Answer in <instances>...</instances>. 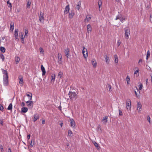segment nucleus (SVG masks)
<instances>
[{
  "instance_id": "obj_45",
  "label": "nucleus",
  "mask_w": 152,
  "mask_h": 152,
  "mask_svg": "<svg viewBox=\"0 0 152 152\" xmlns=\"http://www.w3.org/2000/svg\"><path fill=\"white\" fill-rule=\"evenodd\" d=\"M34 145V143H33L32 140H31V142L30 143L29 146L31 148H32L33 145Z\"/></svg>"
},
{
  "instance_id": "obj_51",
  "label": "nucleus",
  "mask_w": 152,
  "mask_h": 152,
  "mask_svg": "<svg viewBox=\"0 0 152 152\" xmlns=\"http://www.w3.org/2000/svg\"><path fill=\"white\" fill-rule=\"evenodd\" d=\"M150 21L152 23V14L150 15Z\"/></svg>"
},
{
  "instance_id": "obj_62",
  "label": "nucleus",
  "mask_w": 152,
  "mask_h": 152,
  "mask_svg": "<svg viewBox=\"0 0 152 152\" xmlns=\"http://www.w3.org/2000/svg\"><path fill=\"white\" fill-rule=\"evenodd\" d=\"M108 87H109V88L110 90V89L111 88V86L110 85H108Z\"/></svg>"
},
{
  "instance_id": "obj_14",
  "label": "nucleus",
  "mask_w": 152,
  "mask_h": 152,
  "mask_svg": "<svg viewBox=\"0 0 152 152\" xmlns=\"http://www.w3.org/2000/svg\"><path fill=\"white\" fill-rule=\"evenodd\" d=\"M41 69L42 71V75L43 76L45 75V74L46 73V71L45 69L44 68V67L43 66V65H42L41 66Z\"/></svg>"
},
{
  "instance_id": "obj_53",
  "label": "nucleus",
  "mask_w": 152,
  "mask_h": 152,
  "mask_svg": "<svg viewBox=\"0 0 152 152\" xmlns=\"http://www.w3.org/2000/svg\"><path fill=\"white\" fill-rule=\"evenodd\" d=\"M94 145L96 147H97L98 146V143L96 142H95V143H94Z\"/></svg>"
},
{
  "instance_id": "obj_37",
  "label": "nucleus",
  "mask_w": 152,
  "mask_h": 152,
  "mask_svg": "<svg viewBox=\"0 0 152 152\" xmlns=\"http://www.w3.org/2000/svg\"><path fill=\"white\" fill-rule=\"evenodd\" d=\"M39 50L40 53L44 54V51L43 50V49L42 48L40 47L39 48Z\"/></svg>"
},
{
  "instance_id": "obj_58",
  "label": "nucleus",
  "mask_w": 152,
  "mask_h": 152,
  "mask_svg": "<svg viewBox=\"0 0 152 152\" xmlns=\"http://www.w3.org/2000/svg\"><path fill=\"white\" fill-rule=\"evenodd\" d=\"M42 124H45V120H42Z\"/></svg>"
},
{
  "instance_id": "obj_36",
  "label": "nucleus",
  "mask_w": 152,
  "mask_h": 152,
  "mask_svg": "<svg viewBox=\"0 0 152 152\" xmlns=\"http://www.w3.org/2000/svg\"><path fill=\"white\" fill-rule=\"evenodd\" d=\"M20 58L18 57L17 58H16V59H15L16 63V64H18V63L19 61H20Z\"/></svg>"
},
{
  "instance_id": "obj_6",
  "label": "nucleus",
  "mask_w": 152,
  "mask_h": 152,
  "mask_svg": "<svg viewBox=\"0 0 152 152\" xmlns=\"http://www.w3.org/2000/svg\"><path fill=\"white\" fill-rule=\"evenodd\" d=\"M18 79L19 80V83L20 84V86H23V76L20 75L18 76Z\"/></svg>"
},
{
  "instance_id": "obj_48",
  "label": "nucleus",
  "mask_w": 152,
  "mask_h": 152,
  "mask_svg": "<svg viewBox=\"0 0 152 152\" xmlns=\"http://www.w3.org/2000/svg\"><path fill=\"white\" fill-rule=\"evenodd\" d=\"M121 44V42L119 40H118L117 41V44L118 46H119Z\"/></svg>"
},
{
  "instance_id": "obj_61",
  "label": "nucleus",
  "mask_w": 152,
  "mask_h": 152,
  "mask_svg": "<svg viewBox=\"0 0 152 152\" xmlns=\"http://www.w3.org/2000/svg\"><path fill=\"white\" fill-rule=\"evenodd\" d=\"M7 152H12L11 149L10 148H9Z\"/></svg>"
},
{
  "instance_id": "obj_47",
  "label": "nucleus",
  "mask_w": 152,
  "mask_h": 152,
  "mask_svg": "<svg viewBox=\"0 0 152 152\" xmlns=\"http://www.w3.org/2000/svg\"><path fill=\"white\" fill-rule=\"evenodd\" d=\"M150 118L149 116V115L147 116V120L149 122V123H150Z\"/></svg>"
},
{
  "instance_id": "obj_5",
  "label": "nucleus",
  "mask_w": 152,
  "mask_h": 152,
  "mask_svg": "<svg viewBox=\"0 0 152 152\" xmlns=\"http://www.w3.org/2000/svg\"><path fill=\"white\" fill-rule=\"evenodd\" d=\"M44 14L40 12L39 15V20L41 22H43L44 20Z\"/></svg>"
},
{
  "instance_id": "obj_42",
  "label": "nucleus",
  "mask_w": 152,
  "mask_h": 152,
  "mask_svg": "<svg viewBox=\"0 0 152 152\" xmlns=\"http://www.w3.org/2000/svg\"><path fill=\"white\" fill-rule=\"evenodd\" d=\"M98 5H102V0H99L98 2Z\"/></svg>"
},
{
  "instance_id": "obj_40",
  "label": "nucleus",
  "mask_w": 152,
  "mask_h": 152,
  "mask_svg": "<svg viewBox=\"0 0 152 152\" xmlns=\"http://www.w3.org/2000/svg\"><path fill=\"white\" fill-rule=\"evenodd\" d=\"M7 4L8 5V6L9 7H12V4L9 1H8L7 2Z\"/></svg>"
},
{
  "instance_id": "obj_16",
  "label": "nucleus",
  "mask_w": 152,
  "mask_h": 152,
  "mask_svg": "<svg viewBox=\"0 0 152 152\" xmlns=\"http://www.w3.org/2000/svg\"><path fill=\"white\" fill-rule=\"evenodd\" d=\"M58 63L59 64L62 63V56L61 54L58 53Z\"/></svg>"
},
{
  "instance_id": "obj_56",
  "label": "nucleus",
  "mask_w": 152,
  "mask_h": 152,
  "mask_svg": "<svg viewBox=\"0 0 152 152\" xmlns=\"http://www.w3.org/2000/svg\"><path fill=\"white\" fill-rule=\"evenodd\" d=\"M51 77H52V79H51V80H55V77L53 76H51Z\"/></svg>"
},
{
  "instance_id": "obj_32",
  "label": "nucleus",
  "mask_w": 152,
  "mask_h": 152,
  "mask_svg": "<svg viewBox=\"0 0 152 152\" xmlns=\"http://www.w3.org/2000/svg\"><path fill=\"white\" fill-rule=\"evenodd\" d=\"M14 23L11 22L10 24V29L13 30L14 29Z\"/></svg>"
},
{
  "instance_id": "obj_8",
  "label": "nucleus",
  "mask_w": 152,
  "mask_h": 152,
  "mask_svg": "<svg viewBox=\"0 0 152 152\" xmlns=\"http://www.w3.org/2000/svg\"><path fill=\"white\" fill-rule=\"evenodd\" d=\"M18 29H15L14 31V36L15 37V40L16 41H18L19 40V39L18 38Z\"/></svg>"
},
{
  "instance_id": "obj_11",
  "label": "nucleus",
  "mask_w": 152,
  "mask_h": 152,
  "mask_svg": "<svg viewBox=\"0 0 152 152\" xmlns=\"http://www.w3.org/2000/svg\"><path fill=\"white\" fill-rule=\"evenodd\" d=\"M64 52L66 54V56L67 58H68L69 55V50L68 48H67L64 50Z\"/></svg>"
},
{
  "instance_id": "obj_18",
  "label": "nucleus",
  "mask_w": 152,
  "mask_h": 152,
  "mask_svg": "<svg viewBox=\"0 0 152 152\" xmlns=\"http://www.w3.org/2000/svg\"><path fill=\"white\" fill-rule=\"evenodd\" d=\"M75 15L74 12L72 11H71L69 14V17L70 19L72 18Z\"/></svg>"
},
{
  "instance_id": "obj_17",
  "label": "nucleus",
  "mask_w": 152,
  "mask_h": 152,
  "mask_svg": "<svg viewBox=\"0 0 152 152\" xmlns=\"http://www.w3.org/2000/svg\"><path fill=\"white\" fill-rule=\"evenodd\" d=\"M104 58L106 64H109L110 61L109 57H108L107 55H105L104 56Z\"/></svg>"
},
{
  "instance_id": "obj_54",
  "label": "nucleus",
  "mask_w": 152,
  "mask_h": 152,
  "mask_svg": "<svg viewBox=\"0 0 152 152\" xmlns=\"http://www.w3.org/2000/svg\"><path fill=\"white\" fill-rule=\"evenodd\" d=\"M25 105V103L24 102H22L21 103V106L22 107H24Z\"/></svg>"
},
{
  "instance_id": "obj_38",
  "label": "nucleus",
  "mask_w": 152,
  "mask_h": 152,
  "mask_svg": "<svg viewBox=\"0 0 152 152\" xmlns=\"http://www.w3.org/2000/svg\"><path fill=\"white\" fill-rule=\"evenodd\" d=\"M150 55V53L149 52V51H148L147 52V54L146 56V59L147 60L148 59V56H149Z\"/></svg>"
},
{
  "instance_id": "obj_49",
  "label": "nucleus",
  "mask_w": 152,
  "mask_h": 152,
  "mask_svg": "<svg viewBox=\"0 0 152 152\" xmlns=\"http://www.w3.org/2000/svg\"><path fill=\"white\" fill-rule=\"evenodd\" d=\"M119 114L120 115H123V113L122 112V111L120 110V109L119 110Z\"/></svg>"
},
{
  "instance_id": "obj_33",
  "label": "nucleus",
  "mask_w": 152,
  "mask_h": 152,
  "mask_svg": "<svg viewBox=\"0 0 152 152\" xmlns=\"http://www.w3.org/2000/svg\"><path fill=\"white\" fill-rule=\"evenodd\" d=\"M26 95L30 97V99H29L30 100H32V93H31L30 94H26Z\"/></svg>"
},
{
  "instance_id": "obj_39",
  "label": "nucleus",
  "mask_w": 152,
  "mask_h": 152,
  "mask_svg": "<svg viewBox=\"0 0 152 152\" xmlns=\"http://www.w3.org/2000/svg\"><path fill=\"white\" fill-rule=\"evenodd\" d=\"M142 83H140L139 86V89L140 90H141L142 88Z\"/></svg>"
},
{
  "instance_id": "obj_22",
  "label": "nucleus",
  "mask_w": 152,
  "mask_h": 152,
  "mask_svg": "<svg viewBox=\"0 0 152 152\" xmlns=\"http://www.w3.org/2000/svg\"><path fill=\"white\" fill-rule=\"evenodd\" d=\"M92 64L94 67H95L97 64L96 62L95 59H93L91 61Z\"/></svg>"
},
{
  "instance_id": "obj_4",
  "label": "nucleus",
  "mask_w": 152,
  "mask_h": 152,
  "mask_svg": "<svg viewBox=\"0 0 152 152\" xmlns=\"http://www.w3.org/2000/svg\"><path fill=\"white\" fill-rule=\"evenodd\" d=\"M82 53L84 58L86 59V57L88 56V52L87 49L84 47H83Z\"/></svg>"
},
{
  "instance_id": "obj_31",
  "label": "nucleus",
  "mask_w": 152,
  "mask_h": 152,
  "mask_svg": "<svg viewBox=\"0 0 152 152\" xmlns=\"http://www.w3.org/2000/svg\"><path fill=\"white\" fill-rule=\"evenodd\" d=\"M12 103H10L9 105L8 108L7 110H11L12 109Z\"/></svg>"
},
{
  "instance_id": "obj_9",
  "label": "nucleus",
  "mask_w": 152,
  "mask_h": 152,
  "mask_svg": "<svg viewBox=\"0 0 152 152\" xmlns=\"http://www.w3.org/2000/svg\"><path fill=\"white\" fill-rule=\"evenodd\" d=\"M27 106L31 108L33 107V101H27L26 102Z\"/></svg>"
},
{
  "instance_id": "obj_20",
  "label": "nucleus",
  "mask_w": 152,
  "mask_h": 152,
  "mask_svg": "<svg viewBox=\"0 0 152 152\" xmlns=\"http://www.w3.org/2000/svg\"><path fill=\"white\" fill-rule=\"evenodd\" d=\"M28 108L26 107H23L21 108V112L23 113H26L28 111Z\"/></svg>"
},
{
  "instance_id": "obj_30",
  "label": "nucleus",
  "mask_w": 152,
  "mask_h": 152,
  "mask_svg": "<svg viewBox=\"0 0 152 152\" xmlns=\"http://www.w3.org/2000/svg\"><path fill=\"white\" fill-rule=\"evenodd\" d=\"M121 14H120L119 13V12H118V15L116 16V18L115 19V20H117L118 19H119L120 18H121Z\"/></svg>"
},
{
  "instance_id": "obj_60",
  "label": "nucleus",
  "mask_w": 152,
  "mask_h": 152,
  "mask_svg": "<svg viewBox=\"0 0 152 152\" xmlns=\"http://www.w3.org/2000/svg\"><path fill=\"white\" fill-rule=\"evenodd\" d=\"M24 38H22V39H21V42L23 43L24 42Z\"/></svg>"
},
{
  "instance_id": "obj_57",
  "label": "nucleus",
  "mask_w": 152,
  "mask_h": 152,
  "mask_svg": "<svg viewBox=\"0 0 152 152\" xmlns=\"http://www.w3.org/2000/svg\"><path fill=\"white\" fill-rule=\"evenodd\" d=\"M30 137V134L27 135V138L28 140H29Z\"/></svg>"
},
{
  "instance_id": "obj_7",
  "label": "nucleus",
  "mask_w": 152,
  "mask_h": 152,
  "mask_svg": "<svg viewBox=\"0 0 152 152\" xmlns=\"http://www.w3.org/2000/svg\"><path fill=\"white\" fill-rule=\"evenodd\" d=\"M70 120L71 126L72 128H75V121L73 119L71 118L70 119Z\"/></svg>"
},
{
  "instance_id": "obj_55",
  "label": "nucleus",
  "mask_w": 152,
  "mask_h": 152,
  "mask_svg": "<svg viewBox=\"0 0 152 152\" xmlns=\"http://www.w3.org/2000/svg\"><path fill=\"white\" fill-rule=\"evenodd\" d=\"M3 146L1 145H0V149H1V151L2 152V150L3 149Z\"/></svg>"
},
{
  "instance_id": "obj_2",
  "label": "nucleus",
  "mask_w": 152,
  "mask_h": 152,
  "mask_svg": "<svg viewBox=\"0 0 152 152\" xmlns=\"http://www.w3.org/2000/svg\"><path fill=\"white\" fill-rule=\"evenodd\" d=\"M68 95L69 96V98L72 100L74 99H76L77 98V94L75 92L69 91Z\"/></svg>"
},
{
  "instance_id": "obj_3",
  "label": "nucleus",
  "mask_w": 152,
  "mask_h": 152,
  "mask_svg": "<svg viewBox=\"0 0 152 152\" xmlns=\"http://www.w3.org/2000/svg\"><path fill=\"white\" fill-rule=\"evenodd\" d=\"M125 33V35L126 39H128L129 35H130V30L128 27H126L124 28Z\"/></svg>"
},
{
  "instance_id": "obj_23",
  "label": "nucleus",
  "mask_w": 152,
  "mask_h": 152,
  "mask_svg": "<svg viewBox=\"0 0 152 152\" xmlns=\"http://www.w3.org/2000/svg\"><path fill=\"white\" fill-rule=\"evenodd\" d=\"M91 17L89 15H87L86 16V18L85 19L84 21L85 22H88L90 20Z\"/></svg>"
},
{
  "instance_id": "obj_41",
  "label": "nucleus",
  "mask_w": 152,
  "mask_h": 152,
  "mask_svg": "<svg viewBox=\"0 0 152 152\" xmlns=\"http://www.w3.org/2000/svg\"><path fill=\"white\" fill-rule=\"evenodd\" d=\"M62 72H60L58 74V76L60 78H61V77H62Z\"/></svg>"
},
{
  "instance_id": "obj_52",
  "label": "nucleus",
  "mask_w": 152,
  "mask_h": 152,
  "mask_svg": "<svg viewBox=\"0 0 152 152\" xmlns=\"http://www.w3.org/2000/svg\"><path fill=\"white\" fill-rule=\"evenodd\" d=\"M125 19V18H122L120 19V20L121 22L123 23L124 20Z\"/></svg>"
},
{
  "instance_id": "obj_59",
  "label": "nucleus",
  "mask_w": 152,
  "mask_h": 152,
  "mask_svg": "<svg viewBox=\"0 0 152 152\" xmlns=\"http://www.w3.org/2000/svg\"><path fill=\"white\" fill-rule=\"evenodd\" d=\"M142 60L141 59H140L139 60V61H138V64L140 62H142Z\"/></svg>"
},
{
  "instance_id": "obj_24",
  "label": "nucleus",
  "mask_w": 152,
  "mask_h": 152,
  "mask_svg": "<svg viewBox=\"0 0 152 152\" xmlns=\"http://www.w3.org/2000/svg\"><path fill=\"white\" fill-rule=\"evenodd\" d=\"M39 118V115H37V116H36V115H34V118L33 119V121L34 122H35Z\"/></svg>"
},
{
  "instance_id": "obj_43",
  "label": "nucleus",
  "mask_w": 152,
  "mask_h": 152,
  "mask_svg": "<svg viewBox=\"0 0 152 152\" xmlns=\"http://www.w3.org/2000/svg\"><path fill=\"white\" fill-rule=\"evenodd\" d=\"M28 30L27 29H25V36H27V34H28Z\"/></svg>"
},
{
  "instance_id": "obj_50",
  "label": "nucleus",
  "mask_w": 152,
  "mask_h": 152,
  "mask_svg": "<svg viewBox=\"0 0 152 152\" xmlns=\"http://www.w3.org/2000/svg\"><path fill=\"white\" fill-rule=\"evenodd\" d=\"M4 109L3 107L0 104V110L1 111L3 110Z\"/></svg>"
},
{
  "instance_id": "obj_64",
  "label": "nucleus",
  "mask_w": 152,
  "mask_h": 152,
  "mask_svg": "<svg viewBox=\"0 0 152 152\" xmlns=\"http://www.w3.org/2000/svg\"><path fill=\"white\" fill-rule=\"evenodd\" d=\"M58 108L60 110H61V106L60 105L59 106V107H58Z\"/></svg>"
},
{
  "instance_id": "obj_19",
  "label": "nucleus",
  "mask_w": 152,
  "mask_h": 152,
  "mask_svg": "<svg viewBox=\"0 0 152 152\" xmlns=\"http://www.w3.org/2000/svg\"><path fill=\"white\" fill-rule=\"evenodd\" d=\"M88 33H90L91 31V28L90 24H88L87 26Z\"/></svg>"
},
{
  "instance_id": "obj_1",
  "label": "nucleus",
  "mask_w": 152,
  "mask_h": 152,
  "mask_svg": "<svg viewBox=\"0 0 152 152\" xmlns=\"http://www.w3.org/2000/svg\"><path fill=\"white\" fill-rule=\"evenodd\" d=\"M2 72L3 75V85L5 86H7L9 84L8 76L7 72L6 70H4L2 69Z\"/></svg>"
},
{
  "instance_id": "obj_34",
  "label": "nucleus",
  "mask_w": 152,
  "mask_h": 152,
  "mask_svg": "<svg viewBox=\"0 0 152 152\" xmlns=\"http://www.w3.org/2000/svg\"><path fill=\"white\" fill-rule=\"evenodd\" d=\"M0 58L2 59V61H3L4 59V56L3 54H1L0 55Z\"/></svg>"
},
{
  "instance_id": "obj_28",
  "label": "nucleus",
  "mask_w": 152,
  "mask_h": 152,
  "mask_svg": "<svg viewBox=\"0 0 152 152\" xmlns=\"http://www.w3.org/2000/svg\"><path fill=\"white\" fill-rule=\"evenodd\" d=\"M126 81H127V84L128 85H129L130 83V79L129 77L127 75L126 78Z\"/></svg>"
},
{
  "instance_id": "obj_25",
  "label": "nucleus",
  "mask_w": 152,
  "mask_h": 152,
  "mask_svg": "<svg viewBox=\"0 0 152 152\" xmlns=\"http://www.w3.org/2000/svg\"><path fill=\"white\" fill-rule=\"evenodd\" d=\"M27 5L26 7L27 8H29L31 5V0H27Z\"/></svg>"
},
{
  "instance_id": "obj_27",
  "label": "nucleus",
  "mask_w": 152,
  "mask_h": 152,
  "mask_svg": "<svg viewBox=\"0 0 152 152\" xmlns=\"http://www.w3.org/2000/svg\"><path fill=\"white\" fill-rule=\"evenodd\" d=\"M6 49L4 47L1 46L0 47V50L3 53H4Z\"/></svg>"
},
{
  "instance_id": "obj_10",
  "label": "nucleus",
  "mask_w": 152,
  "mask_h": 152,
  "mask_svg": "<svg viewBox=\"0 0 152 152\" xmlns=\"http://www.w3.org/2000/svg\"><path fill=\"white\" fill-rule=\"evenodd\" d=\"M70 9L69 7V5H67L65 8L64 12V14H67L69 11Z\"/></svg>"
},
{
  "instance_id": "obj_13",
  "label": "nucleus",
  "mask_w": 152,
  "mask_h": 152,
  "mask_svg": "<svg viewBox=\"0 0 152 152\" xmlns=\"http://www.w3.org/2000/svg\"><path fill=\"white\" fill-rule=\"evenodd\" d=\"M131 102L130 101L126 102V108L127 110L131 109Z\"/></svg>"
},
{
  "instance_id": "obj_44",
  "label": "nucleus",
  "mask_w": 152,
  "mask_h": 152,
  "mask_svg": "<svg viewBox=\"0 0 152 152\" xmlns=\"http://www.w3.org/2000/svg\"><path fill=\"white\" fill-rule=\"evenodd\" d=\"M107 116H105L104 118H103L102 119V121H104V120H105V122L106 123L107 121Z\"/></svg>"
},
{
  "instance_id": "obj_12",
  "label": "nucleus",
  "mask_w": 152,
  "mask_h": 152,
  "mask_svg": "<svg viewBox=\"0 0 152 152\" xmlns=\"http://www.w3.org/2000/svg\"><path fill=\"white\" fill-rule=\"evenodd\" d=\"M81 1H80L77 2V4L76 5V8L78 10H79L81 7Z\"/></svg>"
},
{
  "instance_id": "obj_15",
  "label": "nucleus",
  "mask_w": 152,
  "mask_h": 152,
  "mask_svg": "<svg viewBox=\"0 0 152 152\" xmlns=\"http://www.w3.org/2000/svg\"><path fill=\"white\" fill-rule=\"evenodd\" d=\"M142 107V105L139 102L137 103V110L140 112L141 111V109Z\"/></svg>"
},
{
  "instance_id": "obj_21",
  "label": "nucleus",
  "mask_w": 152,
  "mask_h": 152,
  "mask_svg": "<svg viewBox=\"0 0 152 152\" xmlns=\"http://www.w3.org/2000/svg\"><path fill=\"white\" fill-rule=\"evenodd\" d=\"M114 62L115 63L117 64L118 61V57L117 55L116 54H115L114 55Z\"/></svg>"
},
{
  "instance_id": "obj_35",
  "label": "nucleus",
  "mask_w": 152,
  "mask_h": 152,
  "mask_svg": "<svg viewBox=\"0 0 152 152\" xmlns=\"http://www.w3.org/2000/svg\"><path fill=\"white\" fill-rule=\"evenodd\" d=\"M19 34L20 35V37L21 38V39H22V38H24L25 37V36H24V37H23V33L22 32H20L19 33Z\"/></svg>"
},
{
  "instance_id": "obj_29",
  "label": "nucleus",
  "mask_w": 152,
  "mask_h": 152,
  "mask_svg": "<svg viewBox=\"0 0 152 152\" xmlns=\"http://www.w3.org/2000/svg\"><path fill=\"white\" fill-rule=\"evenodd\" d=\"M135 68L136 69H137L135 71V72H134V75H136V76H138L139 75V74L138 73V72H139L138 68H137V67H136Z\"/></svg>"
},
{
  "instance_id": "obj_26",
  "label": "nucleus",
  "mask_w": 152,
  "mask_h": 152,
  "mask_svg": "<svg viewBox=\"0 0 152 152\" xmlns=\"http://www.w3.org/2000/svg\"><path fill=\"white\" fill-rule=\"evenodd\" d=\"M72 131L70 130H68V137H72Z\"/></svg>"
},
{
  "instance_id": "obj_63",
  "label": "nucleus",
  "mask_w": 152,
  "mask_h": 152,
  "mask_svg": "<svg viewBox=\"0 0 152 152\" xmlns=\"http://www.w3.org/2000/svg\"><path fill=\"white\" fill-rule=\"evenodd\" d=\"M134 93H135V94L136 96H137V97L138 96H137V92L136 91H134Z\"/></svg>"
},
{
  "instance_id": "obj_46",
  "label": "nucleus",
  "mask_w": 152,
  "mask_h": 152,
  "mask_svg": "<svg viewBox=\"0 0 152 152\" xmlns=\"http://www.w3.org/2000/svg\"><path fill=\"white\" fill-rule=\"evenodd\" d=\"M3 119H0V124L2 126H3Z\"/></svg>"
}]
</instances>
